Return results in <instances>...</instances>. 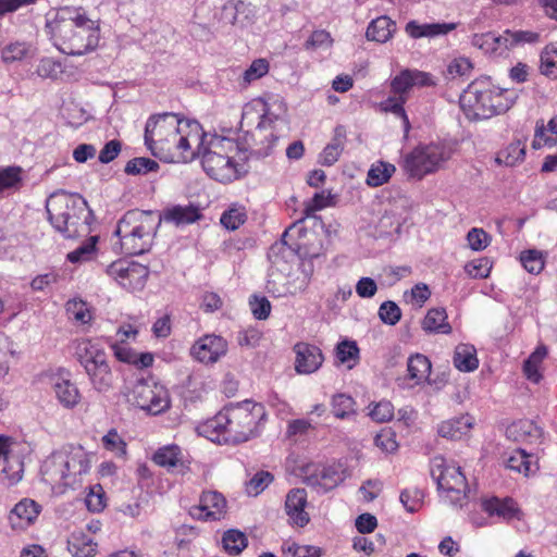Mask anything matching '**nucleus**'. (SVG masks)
<instances>
[{
    "instance_id": "obj_39",
    "label": "nucleus",
    "mask_w": 557,
    "mask_h": 557,
    "mask_svg": "<svg viewBox=\"0 0 557 557\" xmlns=\"http://www.w3.org/2000/svg\"><path fill=\"white\" fill-rule=\"evenodd\" d=\"M547 355L545 346H539L524 361L523 371L527 379L533 383H539L542 379L540 367Z\"/></svg>"
},
{
    "instance_id": "obj_31",
    "label": "nucleus",
    "mask_w": 557,
    "mask_h": 557,
    "mask_svg": "<svg viewBox=\"0 0 557 557\" xmlns=\"http://www.w3.org/2000/svg\"><path fill=\"white\" fill-rule=\"evenodd\" d=\"M162 220L165 222H173L176 225L190 224L198 221L201 218L200 209L197 206H173L172 208L164 211Z\"/></svg>"
},
{
    "instance_id": "obj_37",
    "label": "nucleus",
    "mask_w": 557,
    "mask_h": 557,
    "mask_svg": "<svg viewBox=\"0 0 557 557\" xmlns=\"http://www.w3.org/2000/svg\"><path fill=\"white\" fill-rule=\"evenodd\" d=\"M53 388L58 400L65 408H73L79 403V391L70 380H58L53 384Z\"/></svg>"
},
{
    "instance_id": "obj_45",
    "label": "nucleus",
    "mask_w": 557,
    "mask_h": 557,
    "mask_svg": "<svg viewBox=\"0 0 557 557\" xmlns=\"http://www.w3.org/2000/svg\"><path fill=\"white\" fill-rule=\"evenodd\" d=\"M355 400L346 394H337L332 398V412L338 419H346L356 413Z\"/></svg>"
},
{
    "instance_id": "obj_63",
    "label": "nucleus",
    "mask_w": 557,
    "mask_h": 557,
    "mask_svg": "<svg viewBox=\"0 0 557 557\" xmlns=\"http://www.w3.org/2000/svg\"><path fill=\"white\" fill-rule=\"evenodd\" d=\"M250 309L257 320H265L271 312V304L267 297L253 296L250 301Z\"/></svg>"
},
{
    "instance_id": "obj_29",
    "label": "nucleus",
    "mask_w": 557,
    "mask_h": 557,
    "mask_svg": "<svg viewBox=\"0 0 557 557\" xmlns=\"http://www.w3.org/2000/svg\"><path fill=\"white\" fill-rule=\"evenodd\" d=\"M473 424V418L469 414L460 416L442 422L437 432L442 437L449 440H460L466 435Z\"/></svg>"
},
{
    "instance_id": "obj_6",
    "label": "nucleus",
    "mask_w": 557,
    "mask_h": 557,
    "mask_svg": "<svg viewBox=\"0 0 557 557\" xmlns=\"http://www.w3.org/2000/svg\"><path fill=\"white\" fill-rule=\"evenodd\" d=\"M264 416V407L261 404L245 400L219 412L211 426L218 432H223L227 442L243 443L255 435L257 425Z\"/></svg>"
},
{
    "instance_id": "obj_64",
    "label": "nucleus",
    "mask_w": 557,
    "mask_h": 557,
    "mask_svg": "<svg viewBox=\"0 0 557 557\" xmlns=\"http://www.w3.org/2000/svg\"><path fill=\"white\" fill-rule=\"evenodd\" d=\"M374 443L385 453H394L398 448V443L395 440V433L391 430H383L376 434Z\"/></svg>"
},
{
    "instance_id": "obj_14",
    "label": "nucleus",
    "mask_w": 557,
    "mask_h": 557,
    "mask_svg": "<svg viewBox=\"0 0 557 557\" xmlns=\"http://www.w3.org/2000/svg\"><path fill=\"white\" fill-rule=\"evenodd\" d=\"M194 152L209 153L213 156L235 157L237 160L248 161V156L242 151L239 143L216 134H207L201 128L199 140L195 143Z\"/></svg>"
},
{
    "instance_id": "obj_30",
    "label": "nucleus",
    "mask_w": 557,
    "mask_h": 557,
    "mask_svg": "<svg viewBox=\"0 0 557 557\" xmlns=\"http://www.w3.org/2000/svg\"><path fill=\"white\" fill-rule=\"evenodd\" d=\"M67 550L73 557H94L97 543L82 531L73 532L67 540Z\"/></svg>"
},
{
    "instance_id": "obj_41",
    "label": "nucleus",
    "mask_w": 557,
    "mask_h": 557,
    "mask_svg": "<svg viewBox=\"0 0 557 557\" xmlns=\"http://www.w3.org/2000/svg\"><path fill=\"white\" fill-rule=\"evenodd\" d=\"M337 360L352 369L359 361V347L355 341L345 339L339 342L335 348Z\"/></svg>"
},
{
    "instance_id": "obj_13",
    "label": "nucleus",
    "mask_w": 557,
    "mask_h": 557,
    "mask_svg": "<svg viewBox=\"0 0 557 557\" xmlns=\"http://www.w3.org/2000/svg\"><path fill=\"white\" fill-rule=\"evenodd\" d=\"M201 164L206 173L213 180L221 183H230L246 175L249 171L247 161L235 159V157H221L209 153H199Z\"/></svg>"
},
{
    "instance_id": "obj_58",
    "label": "nucleus",
    "mask_w": 557,
    "mask_h": 557,
    "mask_svg": "<svg viewBox=\"0 0 557 557\" xmlns=\"http://www.w3.org/2000/svg\"><path fill=\"white\" fill-rule=\"evenodd\" d=\"M67 313L77 322L85 324L91 319L89 309L83 300H70L66 304Z\"/></svg>"
},
{
    "instance_id": "obj_57",
    "label": "nucleus",
    "mask_w": 557,
    "mask_h": 557,
    "mask_svg": "<svg viewBox=\"0 0 557 557\" xmlns=\"http://www.w3.org/2000/svg\"><path fill=\"white\" fill-rule=\"evenodd\" d=\"M269 72V63L265 59H257L252 61L247 70L243 73V81L245 85L250 84L264 76Z\"/></svg>"
},
{
    "instance_id": "obj_40",
    "label": "nucleus",
    "mask_w": 557,
    "mask_h": 557,
    "mask_svg": "<svg viewBox=\"0 0 557 557\" xmlns=\"http://www.w3.org/2000/svg\"><path fill=\"white\" fill-rule=\"evenodd\" d=\"M222 544L225 552L232 556L239 555L248 545L246 534L236 529H230L222 536Z\"/></svg>"
},
{
    "instance_id": "obj_1",
    "label": "nucleus",
    "mask_w": 557,
    "mask_h": 557,
    "mask_svg": "<svg viewBox=\"0 0 557 557\" xmlns=\"http://www.w3.org/2000/svg\"><path fill=\"white\" fill-rule=\"evenodd\" d=\"M46 30L54 46L67 55L86 54L100 40L99 21L89 18L81 7H62L49 12Z\"/></svg>"
},
{
    "instance_id": "obj_7",
    "label": "nucleus",
    "mask_w": 557,
    "mask_h": 557,
    "mask_svg": "<svg viewBox=\"0 0 557 557\" xmlns=\"http://www.w3.org/2000/svg\"><path fill=\"white\" fill-rule=\"evenodd\" d=\"M201 125L196 120L180 115V125L166 135V141L158 145L152 153L165 162H189L196 159L195 143L199 140Z\"/></svg>"
},
{
    "instance_id": "obj_35",
    "label": "nucleus",
    "mask_w": 557,
    "mask_h": 557,
    "mask_svg": "<svg viewBox=\"0 0 557 557\" xmlns=\"http://www.w3.org/2000/svg\"><path fill=\"white\" fill-rule=\"evenodd\" d=\"M540 40L541 34L537 32L509 28L504 30V41L507 51L524 45H536Z\"/></svg>"
},
{
    "instance_id": "obj_38",
    "label": "nucleus",
    "mask_w": 557,
    "mask_h": 557,
    "mask_svg": "<svg viewBox=\"0 0 557 557\" xmlns=\"http://www.w3.org/2000/svg\"><path fill=\"white\" fill-rule=\"evenodd\" d=\"M431 369V361L424 355L416 354L408 359V376L414 380L417 384H420L429 377Z\"/></svg>"
},
{
    "instance_id": "obj_26",
    "label": "nucleus",
    "mask_w": 557,
    "mask_h": 557,
    "mask_svg": "<svg viewBox=\"0 0 557 557\" xmlns=\"http://www.w3.org/2000/svg\"><path fill=\"white\" fill-rule=\"evenodd\" d=\"M471 44L491 57H503L508 53L507 48H505L504 32L499 35L492 32L475 34Z\"/></svg>"
},
{
    "instance_id": "obj_62",
    "label": "nucleus",
    "mask_w": 557,
    "mask_h": 557,
    "mask_svg": "<svg viewBox=\"0 0 557 557\" xmlns=\"http://www.w3.org/2000/svg\"><path fill=\"white\" fill-rule=\"evenodd\" d=\"M370 417L377 422L389 421L394 417V406L388 400L379 401L370 411Z\"/></svg>"
},
{
    "instance_id": "obj_33",
    "label": "nucleus",
    "mask_w": 557,
    "mask_h": 557,
    "mask_svg": "<svg viewBox=\"0 0 557 557\" xmlns=\"http://www.w3.org/2000/svg\"><path fill=\"white\" fill-rule=\"evenodd\" d=\"M557 144V115H555L547 123V126L544 125V122L537 121L535 126V135L534 140L532 143V147L534 149H540L543 146L553 147Z\"/></svg>"
},
{
    "instance_id": "obj_3",
    "label": "nucleus",
    "mask_w": 557,
    "mask_h": 557,
    "mask_svg": "<svg viewBox=\"0 0 557 557\" xmlns=\"http://www.w3.org/2000/svg\"><path fill=\"white\" fill-rule=\"evenodd\" d=\"M90 469L87 453L82 446H66L53 451L41 466L42 481L59 493L66 488H75L81 483V476Z\"/></svg>"
},
{
    "instance_id": "obj_54",
    "label": "nucleus",
    "mask_w": 557,
    "mask_h": 557,
    "mask_svg": "<svg viewBox=\"0 0 557 557\" xmlns=\"http://www.w3.org/2000/svg\"><path fill=\"white\" fill-rule=\"evenodd\" d=\"M274 476L269 471L257 472L246 485L249 495L257 496L273 481Z\"/></svg>"
},
{
    "instance_id": "obj_42",
    "label": "nucleus",
    "mask_w": 557,
    "mask_h": 557,
    "mask_svg": "<svg viewBox=\"0 0 557 557\" xmlns=\"http://www.w3.org/2000/svg\"><path fill=\"white\" fill-rule=\"evenodd\" d=\"M532 454H528L524 449L519 448L507 458L506 467L510 470L529 475L535 471L532 469Z\"/></svg>"
},
{
    "instance_id": "obj_11",
    "label": "nucleus",
    "mask_w": 557,
    "mask_h": 557,
    "mask_svg": "<svg viewBox=\"0 0 557 557\" xmlns=\"http://www.w3.org/2000/svg\"><path fill=\"white\" fill-rule=\"evenodd\" d=\"M259 121L255 129L247 131L243 137L242 151L257 158L268 157L278 137L275 133L274 122L277 116L271 115L264 111L258 116Z\"/></svg>"
},
{
    "instance_id": "obj_50",
    "label": "nucleus",
    "mask_w": 557,
    "mask_h": 557,
    "mask_svg": "<svg viewBox=\"0 0 557 557\" xmlns=\"http://www.w3.org/2000/svg\"><path fill=\"white\" fill-rule=\"evenodd\" d=\"M98 236H90L85 243L67 255V260L72 263L91 260L96 252Z\"/></svg>"
},
{
    "instance_id": "obj_25",
    "label": "nucleus",
    "mask_w": 557,
    "mask_h": 557,
    "mask_svg": "<svg viewBox=\"0 0 557 557\" xmlns=\"http://www.w3.org/2000/svg\"><path fill=\"white\" fill-rule=\"evenodd\" d=\"M482 508L490 516H497L504 520L518 518L519 507L511 497H491L482 502Z\"/></svg>"
},
{
    "instance_id": "obj_49",
    "label": "nucleus",
    "mask_w": 557,
    "mask_h": 557,
    "mask_svg": "<svg viewBox=\"0 0 557 557\" xmlns=\"http://www.w3.org/2000/svg\"><path fill=\"white\" fill-rule=\"evenodd\" d=\"M424 493L417 487H409L401 491L399 500L405 509L410 512H417L423 503Z\"/></svg>"
},
{
    "instance_id": "obj_17",
    "label": "nucleus",
    "mask_w": 557,
    "mask_h": 557,
    "mask_svg": "<svg viewBox=\"0 0 557 557\" xmlns=\"http://www.w3.org/2000/svg\"><path fill=\"white\" fill-rule=\"evenodd\" d=\"M293 351L296 356L295 371L298 374L314 373L321 368L324 361L322 350L313 344L298 342L294 345Z\"/></svg>"
},
{
    "instance_id": "obj_9",
    "label": "nucleus",
    "mask_w": 557,
    "mask_h": 557,
    "mask_svg": "<svg viewBox=\"0 0 557 557\" xmlns=\"http://www.w3.org/2000/svg\"><path fill=\"white\" fill-rule=\"evenodd\" d=\"M431 475L445 499L454 506H462V500L467 497L468 483L460 467L447 465L444 458L435 457Z\"/></svg>"
},
{
    "instance_id": "obj_34",
    "label": "nucleus",
    "mask_w": 557,
    "mask_h": 557,
    "mask_svg": "<svg viewBox=\"0 0 557 557\" xmlns=\"http://www.w3.org/2000/svg\"><path fill=\"white\" fill-rule=\"evenodd\" d=\"M9 441L10 437L0 435V458H4L7 466L3 468L2 472L9 481V484H15L22 479L23 473V462L18 459L12 460L9 454Z\"/></svg>"
},
{
    "instance_id": "obj_59",
    "label": "nucleus",
    "mask_w": 557,
    "mask_h": 557,
    "mask_svg": "<svg viewBox=\"0 0 557 557\" xmlns=\"http://www.w3.org/2000/svg\"><path fill=\"white\" fill-rule=\"evenodd\" d=\"M27 53L24 42H12L2 49L1 58L5 63H13L22 60Z\"/></svg>"
},
{
    "instance_id": "obj_52",
    "label": "nucleus",
    "mask_w": 557,
    "mask_h": 557,
    "mask_svg": "<svg viewBox=\"0 0 557 557\" xmlns=\"http://www.w3.org/2000/svg\"><path fill=\"white\" fill-rule=\"evenodd\" d=\"M406 102V98L404 96H399L398 98L388 97L385 101L381 103L382 110L386 112H391L396 116L400 117L404 122L405 131L408 132L410 128L409 119L404 109V103Z\"/></svg>"
},
{
    "instance_id": "obj_53",
    "label": "nucleus",
    "mask_w": 557,
    "mask_h": 557,
    "mask_svg": "<svg viewBox=\"0 0 557 557\" xmlns=\"http://www.w3.org/2000/svg\"><path fill=\"white\" fill-rule=\"evenodd\" d=\"M541 73L545 76L557 77V47L547 46L541 53Z\"/></svg>"
},
{
    "instance_id": "obj_20",
    "label": "nucleus",
    "mask_w": 557,
    "mask_h": 557,
    "mask_svg": "<svg viewBox=\"0 0 557 557\" xmlns=\"http://www.w3.org/2000/svg\"><path fill=\"white\" fill-rule=\"evenodd\" d=\"M307 504V492L305 488H292L287 493L285 511L293 524L302 528L309 523V513L305 510Z\"/></svg>"
},
{
    "instance_id": "obj_51",
    "label": "nucleus",
    "mask_w": 557,
    "mask_h": 557,
    "mask_svg": "<svg viewBox=\"0 0 557 557\" xmlns=\"http://www.w3.org/2000/svg\"><path fill=\"white\" fill-rule=\"evenodd\" d=\"M246 9L247 4L244 1L230 0L222 8L221 18L232 25L242 24L243 22L239 20V14L244 13Z\"/></svg>"
},
{
    "instance_id": "obj_2",
    "label": "nucleus",
    "mask_w": 557,
    "mask_h": 557,
    "mask_svg": "<svg viewBox=\"0 0 557 557\" xmlns=\"http://www.w3.org/2000/svg\"><path fill=\"white\" fill-rule=\"evenodd\" d=\"M48 220L65 238H75L90 233L95 220L87 201L78 195L59 191L46 201Z\"/></svg>"
},
{
    "instance_id": "obj_22",
    "label": "nucleus",
    "mask_w": 557,
    "mask_h": 557,
    "mask_svg": "<svg viewBox=\"0 0 557 557\" xmlns=\"http://www.w3.org/2000/svg\"><path fill=\"white\" fill-rule=\"evenodd\" d=\"M41 506L33 499L24 498L18 502L9 513V521L13 529H26L37 519Z\"/></svg>"
},
{
    "instance_id": "obj_10",
    "label": "nucleus",
    "mask_w": 557,
    "mask_h": 557,
    "mask_svg": "<svg viewBox=\"0 0 557 557\" xmlns=\"http://www.w3.org/2000/svg\"><path fill=\"white\" fill-rule=\"evenodd\" d=\"M449 157L450 153L444 146L431 144L414 148L405 157L403 166L410 177L421 180L436 171Z\"/></svg>"
},
{
    "instance_id": "obj_24",
    "label": "nucleus",
    "mask_w": 557,
    "mask_h": 557,
    "mask_svg": "<svg viewBox=\"0 0 557 557\" xmlns=\"http://www.w3.org/2000/svg\"><path fill=\"white\" fill-rule=\"evenodd\" d=\"M506 436L515 442H539L543 436V430L532 420L521 419L512 422L506 429Z\"/></svg>"
},
{
    "instance_id": "obj_32",
    "label": "nucleus",
    "mask_w": 557,
    "mask_h": 557,
    "mask_svg": "<svg viewBox=\"0 0 557 557\" xmlns=\"http://www.w3.org/2000/svg\"><path fill=\"white\" fill-rule=\"evenodd\" d=\"M422 329L426 333L449 334L451 326L447 322V313L444 308H432L422 321Z\"/></svg>"
},
{
    "instance_id": "obj_23",
    "label": "nucleus",
    "mask_w": 557,
    "mask_h": 557,
    "mask_svg": "<svg viewBox=\"0 0 557 557\" xmlns=\"http://www.w3.org/2000/svg\"><path fill=\"white\" fill-rule=\"evenodd\" d=\"M152 460L158 466L168 470H175L180 474H185L189 471L188 463L183 460L181 447L175 444L160 447L153 454Z\"/></svg>"
},
{
    "instance_id": "obj_12",
    "label": "nucleus",
    "mask_w": 557,
    "mask_h": 557,
    "mask_svg": "<svg viewBox=\"0 0 557 557\" xmlns=\"http://www.w3.org/2000/svg\"><path fill=\"white\" fill-rule=\"evenodd\" d=\"M128 401L153 416L161 414L171 407L169 391L163 385L147 380H138L134 384Z\"/></svg>"
},
{
    "instance_id": "obj_47",
    "label": "nucleus",
    "mask_w": 557,
    "mask_h": 557,
    "mask_svg": "<svg viewBox=\"0 0 557 557\" xmlns=\"http://www.w3.org/2000/svg\"><path fill=\"white\" fill-rule=\"evenodd\" d=\"M520 261L523 268L531 274H540L545 264L543 253L536 249L522 251Z\"/></svg>"
},
{
    "instance_id": "obj_43",
    "label": "nucleus",
    "mask_w": 557,
    "mask_h": 557,
    "mask_svg": "<svg viewBox=\"0 0 557 557\" xmlns=\"http://www.w3.org/2000/svg\"><path fill=\"white\" fill-rule=\"evenodd\" d=\"M148 275L149 270L147 267L133 261L126 281H122V286L129 290L141 289L145 286Z\"/></svg>"
},
{
    "instance_id": "obj_21",
    "label": "nucleus",
    "mask_w": 557,
    "mask_h": 557,
    "mask_svg": "<svg viewBox=\"0 0 557 557\" xmlns=\"http://www.w3.org/2000/svg\"><path fill=\"white\" fill-rule=\"evenodd\" d=\"M434 82L432 76L418 70H404L391 82L392 91L398 96H404L413 86H431Z\"/></svg>"
},
{
    "instance_id": "obj_28",
    "label": "nucleus",
    "mask_w": 557,
    "mask_h": 557,
    "mask_svg": "<svg viewBox=\"0 0 557 557\" xmlns=\"http://www.w3.org/2000/svg\"><path fill=\"white\" fill-rule=\"evenodd\" d=\"M395 30V22L387 15H382L370 22L366 37L368 40L384 44L392 38Z\"/></svg>"
},
{
    "instance_id": "obj_8",
    "label": "nucleus",
    "mask_w": 557,
    "mask_h": 557,
    "mask_svg": "<svg viewBox=\"0 0 557 557\" xmlns=\"http://www.w3.org/2000/svg\"><path fill=\"white\" fill-rule=\"evenodd\" d=\"M74 356L85 369L91 385L98 392H107L113 385V373L103 348L90 339H77L73 343Z\"/></svg>"
},
{
    "instance_id": "obj_61",
    "label": "nucleus",
    "mask_w": 557,
    "mask_h": 557,
    "mask_svg": "<svg viewBox=\"0 0 557 557\" xmlns=\"http://www.w3.org/2000/svg\"><path fill=\"white\" fill-rule=\"evenodd\" d=\"M469 246L472 250L481 251L490 244V235L482 228H472L467 235Z\"/></svg>"
},
{
    "instance_id": "obj_46",
    "label": "nucleus",
    "mask_w": 557,
    "mask_h": 557,
    "mask_svg": "<svg viewBox=\"0 0 557 557\" xmlns=\"http://www.w3.org/2000/svg\"><path fill=\"white\" fill-rule=\"evenodd\" d=\"M159 169L158 162L150 158L139 157L129 160L124 169L128 175H145L150 172H156Z\"/></svg>"
},
{
    "instance_id": "obj_27",
    "label": "nucleus",
    "mask_w": 557,
    "mask_h": 557,
    "mask_svg": "<svg viewBox=\"0 0 557 557\" xmlns=\"http://www.w3.org/2000/svg\"><path fill=\"white\" fill-rule=\"evenodd\" d=\"M346 143V128L343 125H337L334 129V135L330 144L325 146L320 153L319 162L324 166L333 165L341 157Z\"/></svg>"
},
{
    "instance_id": "obj_36",
    "label": "nucleus",
    "mask_w": 557,
    "mask_h": 557,
    "mask_svg": "<svg viewBox=\"0 0 557 557\" xmlns=\"http://www.w3.org/2000/svg\"><path fill=\"white\" fill-rule=\"evenodd\" d=\"M455 367L463 372L474 371L479 366L476 350L469 344H459L454 352Z\"/></svg>"
},
{
    "instance_id": "obj_15",
    "label": "nucleus",
    "mask_w": 557,
    "mask_h": 557,
    "mask_svg": "<svg viewBox=\"0 0 557 557\" xmlns=\"http://www.w3.org/2000/svg\"><path fill=\"white\" fill-rule=\"evenodd\" d=\"M180 125V114L172 112H163L159 114L151 115L145 126V145L147 148L153 153L158 145L166 141V135L174 129V127H178Z\"/></svg>"
},
{
    "instance_id": "obj_19",
    "label": "nucleus",
    "mask_w": 557,
    "mask_h": 557,
    "mask_svg": "<svg viewBox=\"0 0 557 557\" xmlns=\"http://www.w3.org/2000/svg\"><path fill=\"white\" fill-rule=\"evenodd\" d=\"M226 499L216 491L202 492L199 505L191 508V515L200 520H220L225 513Z\"/></svg>"
},
{
    "instance_id": "obj_60",
    "label": "nucleus",
    "mask_w": 557,
    "mask_h": 557,
    "mask_svg": "<svg viewBox=\"0 0 557 557\" xmlns=\"http://www.w3.org/2000/svg\"><path fill=\"white\" fill-rule=\"evenodd\" d=\"M102 443L104 448L108 450L115 451L120 455L126 454V444L114 429H111L102 437Z\"/></svg>"
},
{
    "instance_id": "obj_56",
    "label": "nucleus",
    "mask_w": 557,
    "mask_h": 557,
    "mask_svg": "<svg viewBox=\"0 0 557 557\" xmlns=\"http://www.w3.org/2000/svg\"><path fill=\"white\" fill-rule=\"evenodd\" d=\"M525 156L524 147L521 146L520 141L509 145V147L502 151L497 161L505 163L508 166L515 165L517 162L522 161Z\"/></svg>"
},
{
    "instance_id": "obj_55",
    "label": "nucleus",
    "mask_w": 557,
    "mask_h": 557,
    "mask_svg": "<svg viewBox=\"0 0 557 557\" xmlns=\"http://www.w3.org/2000/svg\"><path fill=\"white\" fill-rule=\"evenodd\" d=\"M379 317L383 323L395 325L401 318V310L396 302L386 300L379 308Z\"/></svg>"
},
{
    "instance_id": "obj_44",
    "label": "nucleus",
    "mask_w": 557,
    "mask_h": 557,
    "mask_svg": "<svg viewBox=\"0 0 557 557\" xmlns=\"http://www.w3.org/2000/svg\"><path fill=\"white\" fill-rule=\"evenodd\" d=\"M395 170V166L387 162H379L373 164L368 172V185L377 187L385 184L391 178Z\"/></svg>"
},
{
    "instance_id": "obj_5",
    "label": "nucleus",
    "mask_w": 557,
    "mask_h": 557,
    "mask_svg": "<svg viewBox=\"0 0 557 557\" xmlns=\"http://www.w3.org/2000/svg\"><path fill=\"white\" fill-rule=\"evenodd\" d=\"M507 94L487 81H475L460 95V108L469 121L487 120L512 107L515 99Z\"/></svg>"
},
{
    "instance_id": "obj_18",
    "label": "nucleus",
    "mask_w": 557,
    "mask_h": 557,
    "mask_svg": "<svg viewBox=\"0 0 557 557\" xmlns=\"http://www.w3.org/2000/svg\"><path fill=\"white\" fill-rule=\"evenodd\" d=\"M227 351L224 338L218 335H206L198 339L190 349L191 356L202 363H214Z\"/></svg>"
},
{
    "instance_id": "obj_16",
    "label": "nucleus",
    "mask_w": 557,
    "mask_h": 557,
    "mask_svg": "<svg viewBox=\"0 0 557 557\" xmlns=\"http://www.w3.org/2000/svg\"><path fill=\"white\" fill-rule=\"evenodd\" d=\"M345 480V472L339 465L318 466L307 471L304 482L318 494H325Z\"/></svg>"
},
{
    "instance_id": "obj_48",
    "label": "nucleus",
    "mask_w": 557,
    "mask_h": 557,
    "mask_svg": "<svg viewBox=\"0 0 557 557\" xmlns=\"http://www.w3.org/2000/svg\"><path fill=\"white\" fill-rule=\"evenodd\" d=\"M247 220V213L244 207H232L221 215V224L231 231L237 230Z\"/></svg>"
},
{
    "instance_id": "obj_4",
    "label": "nucleus",
    "mask_w": 557,
    "mask_h": 557,
    "mask_svg": "<svg viewBox=\"0 0 557 557\" xmlns=\"http://www.w3.org/2000/svg\"><path fill=\"white\" fill-rule=\"evenodd\" d=\"M162 222L160 213L139 209L128 210L117 222L114 234L119 236L126 255L148 251Z\"/></svg>"
}]
</instances>
